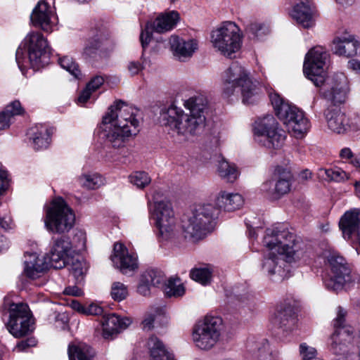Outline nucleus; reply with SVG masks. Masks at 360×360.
<instances>
[{"label":"nucleus","instance_id":"obj_1","mask_svg":"<svg viewBox=\"0 0 360 360\" xmlns=\"http://www.w3.org/2000/svg\"><path fill=\"white\" fill-rule=\"evenodd\" d=\"M328 56L323 46L311 49L305 56L303 71L316 86L320 87L323 98L330 103L324 111L328 129L339 134H344L352 129V122L338 106L347 98L348 81L342 73L326 77L324 66Z\"/></svg>","mask_w":360,"mask_h":360},{"label":"nucleus","instance_id":"obj_2","mask_svg":"<svg viewBox=\"0 0 360 360\" xmlns=\"http://www.w3.org/2000/svg\"><path fill=\"white\" fill-rule=\"evenodd\" d=\"M264 243L269 249L275 250L281 256L285 257L289 263L299 261L305 254L304 245L294 233L286 229H266Z\"/></svg>","mask_w":360,"mask_h":360},{"label":"nucleus","instance_id":"obj_3","mask_svg":"<svg viewBox=\"0 0 360 360\" xmlns=\"http://www.w3.org/2000/svg\"><path fill=\"white\" fill-rule=\"evenodd\" d=\"M217 210L212 204L198 205L181 219V227L185 238L194 240L202 238L212 229V222Z\"/></svg>","mask_w":360,"mask_h":360},{"label":"nucleus","instance_id":"obj_4","mask_svg":"<svg viewBox=\"0 0 360 360\" xmlns=\"http://www.w3.org/2000/svg\"><path fill=\"white\" fill-rule=\"evenodd\" d=\"M160 119L162 125L184 136L200 134L205 123V115L185 114L182 110L173 105L162 109Z\"/></svg>","mask_w":360,"mask_h":360},{"label":"nucleus","instance_id":"obj_5","mask_svg":"<svg viewBox=\"0 0 360 360\" xmlns=\"http://www.w3.org/2000/svg\"><path fill=\"white\" fill-rule=\"evenodd\" d=\"M222 94L229 98L239 89L243 96V103H250L255 96L256 86L250 77V73L237 62L232 63L224 75Z\"/></svg>","mask_w":360,"mask_h":360},{"label":"nucleus","instance_id":"obj_6","mask_svg":"<svg viewBox=\"0 0 360 360\" xmlns=\"http://www.w3.org/2000/svg\"><path fill=\"white\" fill-rule=\"evenodd\" d=\"M270 100L276 116L296 137L302 136L309 129V124L304 112L285 101L277 93L270 94Z\"/></svg>","mask_w":360,"mask_h":360},{"label":"nucleus","instance_id":"obj_7","mask_svg":"<svg viewBox=\"0 0 360 360\" xmlns=\"http://www.w3.org/2000/svg\"><path fill=\"white\" fill-rule=\"evenodd\" d=\"M256 141L268 149L278 150L282 148L286 139V132L271 115L259 118L254 126Z\"/></svg>","mask_w":360,"mask_h":360},{"label":"nucleus","instance_id":"obj_8","mask_svg":"<svg viewBox=\"0 0 360 360\" xmlns=\"http://www.w3.org/2000/svg\"><path fill=\"white\" fill-rule=\"evenodd\" d=\"M84 48L83 56L89 62L95 63L108 57L116 46V41L105 27L93 30Z\"/></svg>","mask_w":360,"mask_h":360},{"label":"nucleus","instance_id":"obj_9","mask_svg":"<svg viewBox=\"0 0 360 360\" xmlns=\"http://www.w3.org/2000/svg\"><path fill=\"white\" fill-rule=\"evenodd\" d=\"M211 42L213 47L222 55L231 57L241 46L240 28L233 22H225L212 32Z\"/></svg>","mask_w":360,"mask_h":360},{"label":"nucleus","instance_id":"obj_10","mask_svg":"<svg viewBox=\"0 0 360 360\" xmlns=\"http://www.w3.org/2000/svg\"><path fill=\"white\" fill-rule=\"evenodd\" d=\"M8 312L6 328L13 337L20 338L33 331L34 319L26 303H8Z\"/></svg>","mask_w":360,"mask_h":360},{"label":"nucleus","instance_id":"obj_11","mask_svg":"<svg viewBox=\"0 0 360 360\" xmlns=\"http://www.w3.org/2000/svg\"><path fill=\"white\" fill-rule=\"evenodd\" d=\"M224 329L223 320L219 316H206L193 328L192 338L195 346L209 350L219 341Z\"/></svg>","mask_w":360,"mask_h":360},{"label":"nucleus","instance_id":"obj_12","mask_svg":"<svg viewBox=\"0 0 360 360\" xmlns=\"http://www.w3.org/2000/svg\"><path fill=\"white\" fill-rule=\"evenodd\" d=\"M75 221L72 210L60 198L53 201L52 207L47 211L44 223L49 231L55 233H64L73 227Z\"/></svg>","mask_w":360,"mask_h":360},{"label":"nucleus","instance_id":"obj_13","mask_svg":"<svg viewBox=\"0 0 360 360\" xmlns=\"http://www.w3.org/2000/svg\"><path fill=\"white\" fill-rule=\"evenodd\" d=\"M326 258L330 271L324 278V284L328 290L337 292L351 281V270L345 259L337 252H330Z\"/></svg>","mask_w":360,"mask_h":360},{"label":"nucleus","instance_id":"obj_14","mask_svg":"<svg viewBox=\"0 0 360 360\" xmlns=\"http://www.w3.org/2000/svg\"><path fill=\"white\" fill-rule=\"evenodd\" d=\"M150 219L154 221L159 234L167 240L174 235L176 220L171 203L168 201L155 202L150 209Z\"/></svg>","mask_w":360,"mask_h":360},{"label":"nucleus","instance_id":"obj_15","mask_svg":"<svg viewBox=\"0 0 360 360\" xmlns=\"http://www.w3.org/2000/svg\"><path fill=\"white\" fill-rule=\"evenodd\" d=\"M25 43L27 46L28 60L33 68L39 69L49 64L50 51L42 34L37 32L29 33Z\"/></svg>","mask_w":360,"mask_h":360},{"label":"nucleus","instance_id":"obj_16","mask_svg":"<svg viewBox=\"0 0 360 360\" xmlns=\"http://www.w3.org/2000/svg\"><path fill=\"white\" fill-rule=\"evenodd\" d=\"M179 19V13L177 11H170L160 13L153 22L147 23L140 35L143 49L145 50L149 44L153 31L158 33L170 31L176 25Z\"/></svg>","mask_w":360,"mask_h":360},{"label":"nucleus","instance_id":"obj_17","mask_svg":"<svg viewBox=\"0 0 360 360\" xmlns=\"http://www.w3.org/2000/svg\"><path fill=\"white\" fill-rule=\"evenodd\" d=\"M103 118L105 123L112 122L127 129H131L132 127L139 129V122L135 117L134 109L121 101L110 105Z\"/></svg>","mask_w":360,"mask_h":360},{"label":"nucleus","instance_id":"obj_18","mask_svg":"<svg viewBox=\"0 0 360 360\" xmlns=\"http://www.w3.org/2000/svg\"><path fill=\"white\" fill-rule=\"evenodd\" d=\"M100 127L103 138L108 144L115 148L123 147L129 138L136 135L139 131L133 127L131 129H127L112 122L105 123L103 117Z\"/></svg>","mask_w":360,"mask_h":360},{"label":"nucleus","instance_id":"obj_19","mask_svg":"<svg viewBox=\"0 0 360 360\" xmlns=\"http://www.w3.org/2000/svg\"><path fill=\"white\" fill-rule=\"evenodd\" d=\"M272 323L283 333H288L294 330L297 323L294 305L289 302L279 304L272 319Z\"/></svg>","mask_w":360,"mask_h":360},{"label":"nucleus","instance_id":"obj_20","mask_svg":"<svg viewBox=\"0 0 360 360\" xmlns=\"http://www.w3.org/2000/svg\"><path fill=\"white\" fill-rule=\"evenodd\" d=\"M23 264V275L31 280L40 278L50 266L47 257H39L36 252H28L24 255Z\"/></svg>","mask_w":360,"mask_h":360},{"label":"nucleus","instance_id":"obj_21","mask_svg":"<svg viewBox=\"0 0 360 360\" xmlns=\"http://www.w3.org/2000/svg\"><path fill=\"white\" fill-rule=\"evenodd\" d=\"M113 264L123 274L133 272L138 269L137 257L135 254L129 253L127 248L122 243H115L113 255L111 256Z\"/></svg>","mask_w":360,"mask_h":360},{"label":"nucleus","instance_id":"obj_22","mask_svg":"<svg viewBox=\"0 0 360 360\" xmlns=\"http://www.w3.org/2000/svg\"><path fill=\"white\" fill-rule=\"evenodd\" d=\"M332 51L340 56H356L360 53V41L356 36L349 34L336 37L333 40Z\"/></svg>","mask_w":360,"mask_h":360},{"label":"nucleus","instance_id":"obj_23","mask_svg":"<svg viewBox=\"0 0 360 360\" xmlns=\"http://www.w3.org/2000/svg\"><path fill=\"white\" fill-rule=\"evenodd\" d=\"M72 249V243L68 237L61 236L53 240V245L47 255L50 266L61 269L65 266V260Z\"/></svg>","mask_w":360,"mask_h":360},{"label":"nucleus","instance_id":"obj_24","mask_svg":"<svg viewBox=\"0 0 360 360\" xmlns=\"http://www.w3.org/2000/svg\"><path fill=\"white\" fill-rule=\"evenodd\" d=\"M53 18L54 15L50 6L44 0L39 1L30 17L34 26L40 27L47 32H51L53 30L55 24L53 21Z\"/></svg>","mask_w":360,"mask_h":360},{"label":"nucleus","instance_id":"obj_25","mask_svg":"<svg viewBox=\"0 0 360 360\" xmlns=\"http://www.w3.org/2000/svg\"><path fill=\"white\" fill-rule=\"evenodd\" d=\"M288 263L283 256L271 255L265 259L262 264V269L270 276H278V281H282L288 277L289 273Z\"/></svg>","mask_w":360,"mask_h":360},{"label":"nucleus","instance_id":"obj_26","mask_svg":"<svg viewBox=\"0 0 360 360\" xmlns=\"http://www.w3.org/2000/svg\"><path fill=\"white\" fill-rule=\"evenodd\" d=\"M100 321L103 327V336L106 339L119 333L120 330L125 329L131 323L129 319H121L115 314L103 315Z\"/></svg>","mask_w":360,"mask_h":360},{"label":"nucleus","instance_id":"obj_27","mask_svg":"<svg viewBox=\"0 0 360 360\" xmlns=\"http://www.w3.org/2000/svg\"><path fill=\"white\" fill-rule=\"evenodd\" d=\"M169 44L174 55L180 60L192 56L193 53L198 49V42L195 39H184L176 35L171 36Z\"/></svg>","mask_w":360,"mask_h":360},{"label":"nucleus","instance_id":"obj_28","mask_svg":"<svg viewBox=\"0 0 360 360\" xmlns=\"http://www.w3.org/2000/svg\"><path fill=\"white\" fill-rule=\"evenodd\" d=\"M291 15L305 28L310 27L314 24L312 4L309 0H300L293 7Z\"/></svg>","mask_w":360,"mask_h":360},{"label":"nucleus","instance_id":"obj_29","mask_svg":"<svg viewBox=\"0 0 360 360\" xmlns=\"http://www.w3.org/2000/svg\"><path fill=\"white\" fill-rule=\"evenodd\" d=\"M243 205V198L238 193L221 191L215 199L217 210L232 212L239 209Z\"/></svg>","mask_w":360,"mask_h":360},{"label":"nucleus","instance_id":"obj_30","mask_svg":"<svg viewBox=\"0 0 360 360\" xmlns=\"http://www.w3.org/2000/svg\"><path fill=\"white\" fill-rule=\"evenodd\" d=\"M290 173L285 172L283 176H280L276 183L274 184L272 181L265 182L262 186V190L269 194H271L274 198H279L281 195L290 191Z\"/></svg>","mask_w":360,"mask_h":360},{"label":"nucleus","instance_id":"obj_31","mask_svg":"<svg viewBox=\"0 0 360 360\" xmlns=\"http://www.w3.org/2000/svg\"><path fill=\"white\" fill-rule=\"evenodd\" d=\"M30 139L35 150H44L49 147L51 141L49 129L44 124H37L30 129Z\"/></svg>","mask_w":360,"mask_h":360},{"label":"nucleus","instance_id":"obj_32","mask_svg":"<svg viewBox=\"0 0 360 360\" xmlns=\"http://www.w3.org/2000/svg\"><path fill=\"white\" fill-rule=\"evenodd\" d=\"M68 352L70 360H92L94 356L93 349L83 342L69 345Z\"/></svg>","mask_w":360,"mask_h":360},{"label":"nucleus","instance_id":"obj_33","mask_svg":"<svg viewBox=\"0 0 360 360\" xmlns=\"http://www.w3.org/2000/svg\"><path fill=\"white\" fill-rule=\"evenodd\" d=\"M150 353V360H174L173 355L166 350L162 342L155 336H151L148 342Z\"/></svg>","mask_w":360,"mask_h":360},{"label":"nucleus","instance_id":"obj_34","mask_svg":"<svg viewBox=\"0 0 360 360\" xmlns=\"http://www.w3.org/2000/svg\"><path fill=\"white\" fill-rule=\"evenodd\" d=\"M208 101L206 96L200 93L190 97L184 103V105L190 110V113L197 115H205Z\"/></svg>","mask_w":360,"mask_h":360},{"label":"nucleus","instance_id":"obj_35","mask_svg":"<svg viewBox=\"0 0 360 360\" xmlns=\"http://www.w3.org/2000/svg\"><path fill=\"white\" fill-rule=\"evenodd\" d=\"M23 108L20 101H14L6 105L4 110L0 112V129L9 127L11 119L15 115H21Z\"/></svg>","mask_w":360,"mask_h":360},{"label":"nucleus","instance_id":"obj_36","mask_svg":"<svg viewBox=\"0 0 360 360\" xmlns=\"http://www.w3.org/2000/svg\"><path fill=\"white\" fill-rule=\"evenodd\" d=\"M217 172L219 175L227 182H233L239 174L235 165L230 164L224 159L219 162Z\"/></svg>","mask_w":360,"mask_h":360},{"label":"nucleus","instance_id":"obj_37","mask_svg":"<svg viewBox=\"0 0 360 360\" xmlns=\"http://www.w3.org/2000/svg\"><path fill=\"white\" fill-rule=\"evenodd\" d=\"M141 276L145 283H149L151 286L162 287L166 281V278L162 271L157 269L146 271Z\"/></svg>","mask_w":360,"mask_h":360},{"label":"nucleus","instance_id":"obj_38","mask_svg":"<svg viewBox=\"0 0 360 360\" xmlns=\"http://www.w3.org/2000/svg\"><path fill=\"white\" fill-rule=\"evenodd\" d=\"M80 185L87 189H97L103 184V179L97 173L84 174L79 179Z\"/></svg>","mask_w":360,"mask_h":360},{"label":"nucleus","instance_id":"obj_39","mask_svg":"<svg viewBox=\"0 0 360 360\" xmlns=\"http://www.w3.org/2000/svg\"><path fill=\"white\" fill-rule=\"evenodd\" d=\"M347 314V311L342 307L339 306L337 308V316L333 321L334 332H338L340 333L345 330H348V333H354L353 328L348 326L346 323Z\"/></svg>","mask_w":360,"mask_h":360},{"label":"nucleus","instance_id":"obj_40","mask_svg":"<svg viewBox=\"0 0 360 360\" xmlns=\"http://www.w3.org/2000/svg\"><path fill=\"white\" fill-rule=\"evenodd\" d=\"M162 288L167 297H180L184 294V288L179 278H169Z\"/></svg>","mask_w":360,"mask_h":360},{"label":"nucleus","instance_id":"obj_41","mask_svg":"<svg viewBox=\"0 0 360 360\" xmlns=\"http://www.w3.org/2000/svg\"><path fill=\"white\" fill-rule=\"evenodd\" d=\"M58 63L62 68L70 72V74H71L75 78H81L82 72L79 68V65L72 57L69 56L59 57Z\"/></svg>","mask_w":360,"mask_h":360},{"label":"nucleus","instance_id":"obj_42","mask_svg":"<svg viewBox=\"0 0 360 360\" xmlns=\"http://www.w3.org/2000/svg\"><path fill=\"white\" fill-rule=\"evenodd\" d=\"M212 271L208 266L193 269L190 272L191 278L202 285H207L212 279Z\"/></svg>","mask_w":360,"mask_h":360},{"label":"nucleus","instance_id":"obj_43","mask_svg":"<svg viewBox=\"0 0 360 360\" xmlns=\"http://www.w3.org/2000/svg\"><path fill=\"white\" fill-rule=\"evenodd\" d=\"M129 180L131 184L136 186L138 188H143L151 182V178L148 174L143 171L132 172L129 176Z\"/></svg>","mask_w":360,"mask_h":360},{"label":"nucleus","instance_id":"obj_44","mask_svg":"<svg viewBox=\"0 0 360 360\" xmlns=\"http://www.w3.org/2000/svg\"><path fill=\"white\" fill-rule=\"evenodd\" d=\"M110 295L114 300L120 302L128 295L127 287L122 283L114 282L111 286Z\"/></svg>","mask_w":360,"mask_h":360},{"label":"nucleus","instance_id":"obj_45","mask_svg":"<svg viewBox=\"0 0 360 360\" xmlns=\"http://www.w3.org/2000/svg\"><path fill=\"white\" fill-rule=\"evenodd\" d=\"M252 360H271L269 344L266 340L258 344L257 350L254 352Z\"/></svg>","mask_w":360,"mask_h":360},{"label":"nucleus","instance_id":"obj_46","mask_svg":"<svg viewBox=\"0 0 360 360\" xmlns=\"http://www.w3.org/2000/svg\"><path fill=\"white\" fill-rule=\"evenodd\" d=\"M248 33L253 37L260 38L269 33V28L262 24L257 22L250 23L246 28Z\"/></svg>","mask_w":360,"mask_h":360},{"label":"nucleus","instance_id":"obj_47","mask_svg":"<svg viewBox=\"0 0 360 360\" xmlns=\"http://www.w3.org/2000/svg\"><path fill=\"white\" fill-rule=\"evenodd\" d=\"M146 64V59L143 57V53L140 58V61L131 60L129 62L127 65V70L131 76H134L142 71Z\"/></svg>","mask_w":360,"mask_h":360},{"label":"nucleus","instance_id":"obj_48","mask_svg":"<svg viewBox=\"0 0 360 360\" xmlns=\"http://www.w3.org/2000/svg\"><path fill=\"white\" fill-rule=\"evenodd\" d=\"M70 271L72 275L78 280L82 278L83 275L86 271L85 264L79 260L72 262L70 267Z\"/></svg>","mask_w":360,"mask_h":360},{"label":"nucleus","instance_id":"obj_49","mask_svg":"<svg viewBox=\"0 0 360 360\" xmlns=\"http://www.w3.org/2000/svg\"><path fill=\"white\" fill-rule=\"evenodd\" d=\"M326 176L333 181H340L347 179V173L340 169H326Z\"/></svg>","mask_w":360,"mask_h":360},{"label":"nucleus","instance_id":"obj_50","mask_svg":"<svg viewBox=\"0 0 360 360\" xmlns=\"http://www.w3.org/2000/svg\"><path fill=\"white\" fill-rule=\"evenodd\" d=\"M37 345V340L34 338H29L26 340L20 341L15 347L18 352H22L26 350L30 347H34Z\"/></svg>","mask_w":360,"mask_h":360},{"label":"nucleus","instance_id":"obj_51","mask_svg":"<svg viewBox=\"0 0 360 360\" xmlns=\"http://www.w3.org/2000/svg\"><path fill=\"white\" fill-rule=\"evenodd\" d=\"M104 79L102 76L97 75L93 77L90 82L86 84V86L90 89L92 92H94L103 84Z\"/></svg>","mask_w":360,"mask_h":360},{"label":"nucleus","instance_id":"obj_52","mask_svg":"<svg viewBox=\"0 0 360 360\" xmlns=\"http://www.w3.org/2000/svg\"><path fill=\"white\" fill-rule=\"evenodd\" d=\"M0 226L5 231L14 229L15 224L9 214H6L0 219Z\"/></svg>","mask_w":360,"mask_h":360},{"label":"nucleus","instance_id":"obj_53","mask_svg":"<svg viewBox=\"0 0 360 360\" xmlns=\"http://www.w3.org/2000/svg\"><path fill=\"white\" fill-rule=\"evenodd\" d=\"M103 313V309L101 307L96 304H91L88 307H85L84 314L98 316L102 315Z\"/></svg>","mask_w":360,"mask_h":360},{"label":"nucleus","instance_id":"obj_54","mask_svg":"<svg viewBox=\"0 0 360 360\" xmlns=\"http://www.w3.org/2000/svg\"><path fill=\"white\" fill-rule=\"evenodd\" d=\"M92 93L90 89L86 86L85 89L79 94L77 98V103L81 105L84 104L89 99Z\"/></svg>","mask_w":360,"mask_h":360},{"label":"nucleus","instance_id":"obj_55","mask_svg":"<svg viewBox=\"0 0 360 360\" xmlns=\"http://www.w3.org/2000/svg\"><path fill=\"white\" fill-rule=\"evenodd\" d=\"M8 172L6 171L0 170V194L8 186Z\"/></svg>","mask_w":360,"mask_h":360},{"label":"nucleus","instance_id":"obj_56","mask_svg":"<svg viewBox=\"0 0 360 360\" xmlns=\"http://www.w3.org/2000/svg\"><path fill=\"white\" fill-rule=\"evenodd\" d=\"M64 293L72 296H81L83 295L82 290L77 286H68L65 288Z\"/></svg>","mask_w":360,"mask_h":360},{"label":"nucleus","instance_id":"obj_57","mask_svg":"<svg viewBox=\"0 0 360 360\" xmlns=\"http://www.w3.org/2000/svg\"><path fill=\"white\" fill-rule=\"evenodd\" d=\"M155 321V316L150 314L147 316L142 322L143 328L144 330H150L153 328V323Z\"/></svg>","mask_w":360,"mask_h":360},{"label":"nucleus","instance_id":"obj_58","mask_svg":"<svg viewBox=\"0 0 360 360\" xmlns=\"http://www.w3.org/2000/svg\"><path fill=\"white\" fill-rule=\"evenodd\" d=\"M151 286L149 283H145L141 276L140 283L138 287V290L141 294L146 295L149 292V287Z\"/></svg>","mask_w":360,"mask_h":360},{"label":"nucleus","instance_id":"obj_59","mask_svg":"<svg viewBox=\"0 0 360 360\" xmlns=\"http://www.w3.org/2000/svg\"><path fill=\"white\" fill-rule=\"evenodd\" d=\"M348 68L360 73V60L352 59L348 61Z\"/></svg>","mask_w":360,"mask_h":360},{"label":"nucleus","instance_id":"obj_60","mask_svg":"<svg viewBox=\"0 0 360 360\" xmlns=\"http://www.w3.org/2000/svg\"><path fill=\"white\" fill-rule=\"evenodd\" d=\"M340 155L343 159H351V160L354 158L353 156V153L349 148L342 149L340 150Z\"/></svg>","mask_w":360,"mask_h":360},{"label":"nucleus","instance_id":"obj_61","mask_svg":"<svg viewBox=\"0 0 360 360\" xmlns=\"http://www.w3.org/2000/svg\"><path fill=\"white\" fill-rule=\"evenodd\" d=\"M70 307L77 311L84 314L85 307L82 305L78 301L72 300L70 302Z\"/></svg>","mask_w":360,"mask_h":360},{"label":"nucleus","instance_id":"obj_62","mask_svg":"<svg viewBox=\"0 0 360 360\" xmlns=\"http://www.w3.org/2000/svg\"><path fill=\"white\" fill-rule=\"evenodd\" d=\"M23 50L19 47L15 53V60L20 68L23 65Z\"/></svg>","mask_w":360,"mask_h":360},{"label":"nucleus","instance_id":"obj_63","mask_svg":"<svg viewBox=\"0 0 360 360\" xmlns=\"http://www.w3.org/2000/svg\"><path fill=\"white\" fill-rule=\"evenodd\" d=\"M351 163L360 169V153L351 160Z\"/></svg>","mask_w":360,"mask_h":360},{"label":"nucleus","instance_id":"obj_64","mask_svg":"<svg viewBox=\"0 0 360 360\" xmlns=\"http://www.w3.org/2000/svg\"><path fill=\"white\" fill-rule=\"evenodd\" d=\"M339 4H341L342 6H349L352 5L354 0H335Z\"/></svg>","mask_w":360,"mask_h":360}]
</instances>
